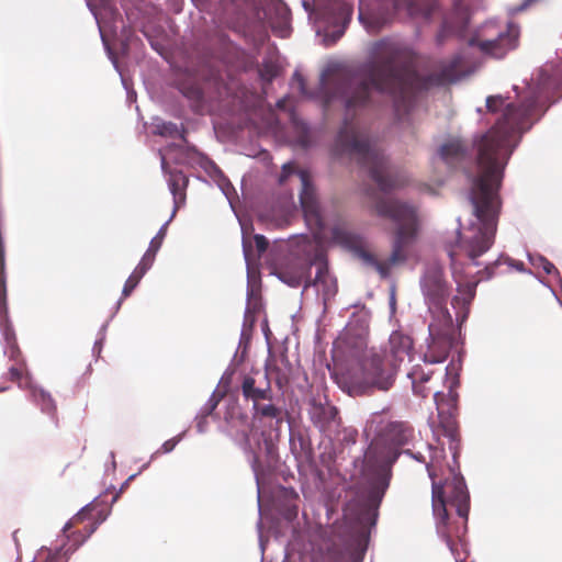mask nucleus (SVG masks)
Returning a JSON list of instances; mask_svg holds the SVG:
<instances>
[{
    "label": "nucleus",
    "instance_id": "obj_47",
    "mask_svg": "<svg viewBox=\"0 0 562 562\" xmlns=\"http://www.w3.org/2000/svg\"><path fill=\"white\" fill-rule=\"evenodd\" d=\"M244 252H245L246 260L249 261V249L245 243H244Z\"/></svg>",
    "mask_w": 562,
    "mask_h": 562
},
{
    "label": "nucleus",
    "instance_id": "obj_30",
    "mask_svg": "<svg viewBox=\"0 0 562 562\" xmlns=\"http://www.w3.org/2000/svg\"><path fill=\"white\" fill-rule=\"evenodd\" d=\"M315 286L318 288L319 290H322L323 297L325 301L327 299H329L330 296L335 295V293L337 292V284L333 278L327 283H321L319 285H315Z\"/></svg>",
    "mask_w": 562,
    "mask_h": 562
},
{
    "label": "nucleus",
    "instance_id": "obj_24",
    "mask_svg": "<svg viewBox=\"0 0 562 562\" xmlns=\"http://www.w3.org/2000/svg\"><path fill=\"white\" fill-rule=\"evenodd\" d=\"M408 11L412 15L420 14L429 18L432 11V0H412Z\"/></svg>",
    "mask_w": 562,
    "mask_h": 562
},
{
    "label": "nucleus",
    "instance_id": "obj_16",
    "mask_svg": "<svg viewBox=\"0 0 562 562\" xmlns=\"http://www.w3.org/2000/svg\"><path fill=\"white\" fill-rule=\"evenodd\" d=\"M440 158L450 167H457L469 157V148L460 138H451L439 148Z\"/></svg>",
    "mask_w": 562,
    "mask_h": 562
},
{
    "label": "nucleus",
    "instance_id": "obj_25",
    "mask_svg": "<svg viewBox=\"0 0 562 562\" xmlns=\"http://www.w3.org/2000/svg\"><path fill=\"white\" fill-rule=\"evenodd\" d=\"M34 400L41 405L43 412L52 413L55 411V404L52 396L44 390L33 392Z\"/></svg>",
    "mask_w": 562,
    "mask_h": 562
},
{
    "label": "nucleus",
    "instance_id": "obj_48",
    "mask_svg": "<svg viewBox=\"0 0 562 562\" xmlns=\"http://www.w3.org/2000/svg\"><path fill=\"white\" fill-rule=\"evenodd\" d=\"M277 106H278L279 109H284V106H285V100H284V99L279 100V101L277 102Z\"/></svg>",
    "mask_w": 562,
    "mask_h": 562
},
{
    "label": "nucleus",
    "instance_id": "obj_1",
    "mask_svg": "<svg viewBox=\"0 0 562 562\" xmlns=\"http://www.w3.org/2000/svg\"><path fill=\"white\" fill-rule=\"evenodd\" d=\"M462 57L454 55L439 63L437 69L420 76L412 65L411 52L404 45L389 38L373 43L371 59L355 74L341 77L334 91L325 99L329 105L334 99L341 100L346 115L340 128L336 147L368 169L370 178L382 192H391L403 187L407 178L390 166L387 158L375 146H371L368 136L352 123L359 110L372 103V91L387 94L398 103L405 104L414 92L443 87L459 80Z\"/></svg>",
    "mask_w": 562,
    "mask_h": 562
},
{
    "label": "nucleus",
    "instance_id": "obj_51",
    "mask_svg": "<svg viewBox=\"0 0 562 562\" xmlns=\"http://www.w3.org/2000/svg\"><path fill=\"white\" fill-rule=\"evenodd\" d=\"M341 35H342V31L337 32V34H336V38H335V40H337V38L341 37Z\"/></svg>",
    "mask_w": 562,
    "mask_h": 562
},
{
    "label": "nucleus",
    "instance_id": "obj_8",
    "mask_svg": "<svg viewBox=\"0 0 562 562\" xmlns=\"http://www.w3.org/2000/svg\"><path fill=\"white\" fill-rule=\"evenodd\" d=\"M279 278L290 286H299L305 282V286L319 285L327 283L331 277L328 271L327 262L316 255L315 262L307 265H297L293 267H282L278 271Z\"/></svg>",
    "mask_w": 562,
    "mask_h": 562
},
{
    "label": "nucleus",
    "instance_id": "obj_42",
    "mask_svg": "<svg viewBox=\"0 0 562 562\" xmlns=\"http://www.w3.org/2000/svg\"><path fill=\"white\" fill-rule=\"evenodd\" d=\"M261 76L263 79L271 81L276 77V70L272 67H266Z\"/></svg>",
    "mask_w": 562,
    "mask_h": 562
},
{
    "label": "nucleus",
    "instance_id": "obj_40",
    "mask_svg": "<svg viewBox=\"0 0 562 562\" xmlns=\"http://www.w3.org/2000/svg\"><path fill=\"white\" fill-rule=\"evenodd\" d=\"M293 83L297 85L299 91L302 94H306L305 80L302 74L295 71L292 77Z\"/></svg>",
    "mask_w": 562,
    "mask_h": 562
},
{
    "label": "nucleus",
    "instance_id": "obj_43",
    "mask_svg": "<svg viewBox=\"0 0 562 562\" xmlns=\"http://www.w3.org/2000/svg\"><path fill=\"white\" fill-rule=\"evenodd\" d=\"M299 143L302 147H307L310 145L308 133L305 128H303V133L299 138Z\"/></svg>",
    "mask_w": 562,
    "mask_h": 562
},
{
    "label": "nucleus",
    "instance_id": "obj_45",
    "mask_svg": "<svg viewBox=\"0 0 562 562\" xmlns=\"http://www.w3.org/2000/svg\"><path fill=\"white\" fill-rule=\"evenodd\" d=\"M449 256H450V259H451V267H452L453 271H456L457 270V263H458L457 254L454 251H450Z\"/></svg>",
    "mask_w": 562,
    "mask_h": 562
},
{
    "label": "nucleus",
    "instance_id": "obj_18",
    "mask_svg": "<svg viewBox=\"0 0 562 562\" xmlns=\"http://www.w3.org/2000/svg\"><path fill=\"white\" fill-rule=\"evenodd\" d=\"M241 394L246 401H251L256 405L260 401H271L272 390L270 380L266 381L265 387L256 386V380L251 375H245L241 382Z\"/></svg>",
    "mask_w": 562,
    "mask_h": 562
},
{
    "label": "nucleus",
    "instance_id": "obj_21",
    "mask_svg": "<svg viewBox=\"0 0 562 562\" xmlns=\"http://www.w3.org/2000/svg\"><path fill=\"white\" fill-rule=\"evenodd\" d=\"M432 371H425L423 367L415 366L408 373L412 380L413 391L416 395L427 397L430 394L431 387L426 384L430 381Z\"/></svg>",
    "mask_w": 562,
    "mask_h": 562
},
{
    "label": "nucleus",
    "instance_id": "obj_23",
    "mask_svg": "<svg viewBox=\"0 0 562 562\" xmlns=\"http://www.w3.org/2000/svg\"><path fill=\"white\" fill-rule=\"evenodd\" d=\"M254 418H270L276 419L278 424L282 422V409L274 404H263L257 403L252 405Z\"/></svg>",
    "mask_w": 562,
    "mask_h": 562
},
{
    "label": "nucleus",
    "instance_id": "obj_33",
    "mask_svg": "<svg viewBox=\"0 0 562 562\" xmlns=\"http://www.w3.org/2000/svg\"><path fill=\"white\" fill-rule=\"evenodd\" d=\"M4 352L9 357V359L13 362L24 361V359L22 358L21 350L18 346V342L5 346Z\"/></svg>",
    "mask_w": 562,
    "mask_h": 562
},
{
    "label": "nucleus",
    "instance_id": "obj_5",
    "mask_svg": "<svg viewBox=\"0 0 562 562\" xmlns=\"http://www.w3.org/2000/svg\"><path fill=\"white\" fill-rule=\"evenodd\" d=\"M396 373L394 362H390L382 351L371 348V352L349 366L347 375L358 394H371L374 390L389 391Z\"/></svg>",
    "mask_w": 562,
    "mask_h": 562
},
{
    "label": "nucleus",
    "instance_id": "obj_26",
    "mask_svg": "<svg viewBox=\"0 0 562 562\" xmlns=\"http://www.w3.org/2000/svg\"><path fill=\"white\" fill-rule=\"evenodd\" d=\"M157 251L148 248L135 268L138 272L145 274L153 266Z\"/></svg>",
    "mask_w": 562,
    "mask_h": 562
},
{
    "label": "nucleus",
    "instance_id": "obj_10",
    "mask_svg": "<svg viewBox=\"0 0 562 562\" xmlns=\"http://www.w3.org/2000/svg\"><path fill=\"white\" fill-rule=\"evenodd\" d=\"M91 510L89 506L83 507L63 528L67 539L72 542L69 548H64L68 557L97 530L98 522L90 516Z\"/></svg>",
    "mask_w": 562,
    "mask_h": 562
},
{
    "label": "nucleus",
    "instance_id": "obj_7",
    "mask_svg": "<svg viewBox=\"0 0 562 562\" xmlns=\"http://www.w3.org/2000/svg\"><path fill=\"white\" fill-rule=\"evenodd\" d=\"M422 291L432 317L450 314L446 307L449 286L443 278V270L437 265L427 268L422 281Z\"/></svg>",
    "mask_w": 562,
    "mask_h": 562
},
{
    "label": "nucleus",
    "instance_id": "obj_22",
    "mask_svg": "<svg viewBox=\"0 0 562 562\" xmlns=\"http://www.w3.org/2000/svg\"><path fill=\"white\" fill-rule=\"evenodd\" d=\"M187 176L180 170H173L169 173L168 184L171 193L173 194L176 209L179 202L184 201V191L188 186ZM176 211H173L175 213Z\"/></svg>",
    "mask_w": 562,
    "mask_h": 562
},
{
    "label": "nucleus",
    "instance_id": "obj_6",
    "mask_svg": "<svg viewBox=\"0 0 562 562\" xmlns=\"http://www.w3.org/2000/svg\"><path fill=\"white\" fill-rule=\"evenodd\" d=\"M429 342L424 352L426 363L443 362L456 341L453 319L450 314L432 317L429 326Z\"/></svg>",
    "mask_w": 562,
    "mask_h": 562
},
{
    "label": "nucleus",
    "instance_id": "obj_39",
    "mask_svg": "<svg viewBox=\"0 0 562 562\" xmlns=\"http://www.w3.org/2000/svg\"><path fill=\"white\" fill-rule=\"evenodd\" d=\"M539 267L542 268V270L547 274H552V273L558 272L555 266L552 262H550L548 259L543 258V257L539 258Z\"/></svg>",
    "mask_w": 562,
    "mask_h": 562
},
{
    "label": "nucleus",
    "instance_id": "obj_29",
    "mask_svg": "<svg viewBox=\"0 0 562 562\" xmlns=\"http://www.w3.org/2000/svg\"><path fill=\"white\" fill-rule=\"evenodd\" d=\"M25 370V361L13 362V364L9 368V376L13 382H19Z\"/></svg>",
    "mask_w": 562,
    "mask_h": 562
},
{
    "label": "nucleus",
    "instance_id": "obj_15",
    "mask_svg": "<svg viewBox=\"0 0 562 562\" xmlns=\"http://www.w3.org/2000/svg\"><path fill=\"white\" fill-rule=\"evenodd\" d=\"M476 282L459 284V294L452 297L451 305L456 310L457 322L463 323L470 313V305L475 297Z\"/></svg>",
    "mask_w": 562,
    "mask_h": 562
},
{
    "label": "nucleus",
    "instance_id": "obj_49",
    "mask_svg": "<svg viewBox=\"0 0 562 562\" xmlns=\"http://www.w3.org/2000/svg\"><path fill=\"white\" fill-rule=\"evenodd\" d=\"M166 166H167V162H166L165 157L162 156L161 157V167H162L164 170L166 169Z\"/></svg>",
    "mask_w": 562,
    "mask_h": 562
},
{
    "label": "nucleus",
    "instance_id": "obj_44",
    "mask_svg": "<svg viewBox=\"0 0 562 562\" xmlns=\"http://www.w3.org/2000/svg\"><path fill=\"white\" fill-rule=\"evenodd\" d=\"M446 36H447V30H446V26L443 25L437 35L438 44H442Z\"/></svg>",
    "mask_w": 562,
    "mask_h": 562
},
{
    "label": "nucleus",
    "instance_id": "obj_13",
    "mask_svg": "<svg viewBox=\"0 0 562 562\" xmlns=\"http://www.w3.org/2000/svg\"><path fill=\"white\" fill-rule=\"evenodd\" d=\"M308 417L321 432H327L336 424L338 409L329 403H321L312 398L308 403Z\"/></svg>",
    "mask_w": 562,
    "mask_h": 562
},
{
    "label": "nucleus",
    "instance_id": "obj_32",
    "mask_svg": "<svg viewBox=\"0 0 562 562\" xmlns=\"http://www.w3.org/2000/svg\"><path fill=\"white\" fill-rule=\"evenodd\" d=\"M503 262V258L499 257L497 260H495L494 262L487 265L483 271H480L479 273L481 274V280L482 279H491L492 277L495 276L496 273V269L502 265Z\"/></svg>",
    "mask_w": 562,
    "mask_h": 562
},
{
    "label": "nucleus",
    "instance_id": "obj_34",
    "mask_svg": "<svg viewBox=\"0 0 562 562\" xmlns=\"http://www.w3.org/2000/svg\"><path fill=\"white\" fill-rule=\"evenodd\" d=\"M300 170H296L295 165L292 162L284 164L279 177V183L283 184L292 175H297Z\"/></svg>",
    "mask_w": 562,
    "mask_h": 562
},
{
    "label": "nucleus",
    "instance_id": "obj_19",
    "mask_svg": "<svg viewBox=\"0 0 562 562\" xmlns=\"http://www.w3.org/2000/svg\"><path fill=\"white\" fill-rule=\"evenodd\" d=\"M282 367L277 366L276 363L268 362L266 364V380H270V376H274L276 385L281 390L290 382V374L292 370V366L285 355L281 356Z\"/></svg>",
    "mask_w": 562,
    "mask_h": 562
},
{
    "label": "nucleus",
    "instance_id": "obj_36",
    "mask_svg": "<svg viewBox=\"0 0 562 562\" xmlns=\"http://www.w3.org/2000/svg\"><path fill=\"white\" fill-rule=\"evenodd\" d=\"M181 440V435L177 436V437H173L167 441H165L161 447L156 451V454H161V453H169L171 452L176 446L178 445V442Z\"/></svg>",
    "mask_w": 562,
    "mask_h": 562
},
{
    "label": "nucleus",
    "instance_id": "obj_35",
    "mask_svg": "<svg viewBox=\"0 0 562 562\" xmlns=\"http://www.w3.org/2000/svg\"><path fill=\"white\" fill-rule=\"evenodd\" d=\"M505 103V99L501 95H491L486 99V106L490 112H497Z\"/></svg>",
    "mask_w": 562,
    "mask_h": 562
},
{
    "label": "nucleus",
    "instance_id": "obj_46",
    "mask_svg": "<svg viewBox=\"0 0 562 562\" xmlns=\"http://www.w3.org/2000/svg\"><path fill=\"white\" fill-rule=\"evenodd\" d=\"M241 435H243V439H244L245 443L248 445L249 443V430L248 429L243 430Z\"/></svg>",
    "mask_w": 562,
    "mask_h": 562
},
{
    "label": "nucleus",
    "instance_id": "obj_31",
    "mask_svg": "<svg viewBox=\"0 0 562 562\" xmlns=\"http://www.w3.org/2000/svg\"><path fill=\"white\" fill-rule=\"evenodd\" d=\"M68 555L67 551H64V547L58 548L54 552L49 551L45 561L43 562H67Z\"/></svg>",
    "mask_w": 562,
    "mask_h": 562
},
{
    "label": "nucleus",
    "instance_id": "obj_50",
    "mask_svg": "<svg viewBox=\"0 0 562 562\" xmlns=\"http://www.w3.org/2000/svg\"><path fill=\"white\" fill-rule=\"evenodd\" d=\"M344 10H345V11H346V13L348 14V19H350V15H351V12H352L351 8H346V9H344Z\"/></svg>",
    "mask_w": 562,
    "mask_h": 562
},
{
    "label": "nucleus",
    "instance_id": "obj_12",
    "mask_svg": "<svg viewBox=\"0 0 562 562\" xmlns=\"http://www.w3.org/2000/svg\"><path fill=\"white\" fill-rule=\"evenodd\" d=\"M297 177L302 184L300 201L304 214L307 218L315 221L317 225L322 226L321 207L317 201L316 190L311 180V175L307 170H300Z\"/></svg>",
    "mask_w": 562,
    "mask_h": 562
},
{
    "label": "nucleus",
    "instance_id": "obj_27",
    "mask_svg": "<svg viewBox=\"0 0 562 562\" xmlns=\"http://www.w3.org/2000/svg\"><path fill=\"white\" fill-rule=\"evenodd\" d=\"M144 276L145 274H143V273L138 272L136 269H134V271L132 272V274L128 277V279L126 280V282L124 284V288H123V291H122L123 297H127V296L131 295V293L138 285L140 279Z\"/></svg>",
    "mask_w": 562,
    "mask_h": 562
},
{
    "label": "nucleus",
    "instance_id": "obj_20",
    "mask_svg": "<svg viewBox=\"0 0 562 562\" xmlns=\"http://www.w3.org/2000/svg\"><path fill=\"white\" fill-rule=\"evenodd\" d=\"M179 90L191 102V106L195 112L202 111L204 93L196 80H183L179 85Z\"/></svg>",
    "mask_w": 562,
    "mask_h": 562
},
{
    "label": "nucleus",
    "instance_id": "obj_9",
    "mask_svg": "<svg viewBox=\"0 0 562 562\" xmlns=\"http://www.w3.org/2000/svg\"><path fill=\"white\" fill-rule=\"evenodd\" d=\"M368 335L367 326L350 323L335 341L336 349L346 358L349 366L371 352V348H368Z\"/></svg>",
    "mask_w": 562,
    "mask_h": 562
},
{
    "label": "nucleus",
    "instance_id": "obj_37",
    "mask_svg": "<svg viewBox=\"0 0 562 562\" xmlns=\"http://www.w3.org/2000/svg\"><path fill=\"white\" fill-rule=\"evenodd\" d=\"M254 241H255V245H256L259 256L262 255L268 249L269 241L267 240V238L263 235L256 234L254 236Z\"/></svg>",
    "mask_w": 562,
    "mask_h": 562
},
{
    "label": "nucleus",
    "instance_id": "obj_3",
    "mask_svg": "<svg viewBox=\"0 0 562 562\" xmlns=\"http://www.w3.org/2000/svg\"><path fill=\"white\" fill-rule=\"evenodd\" d=\"M374 209L379 216L390 218L397 225L392 254L387 260L381 261L373 254L363 249L361 238L344 226H335L331 229V238L344 248L353 250L366 265L374 268L382 278H387L392 266L406 260L405 248L415 238L417 215L412 205L395 199H378Z\"/></svg>",
    "mask_w": 562,
    "mask_h": 562
},
{
    "label": "nucleus",
    "instance_id": "obj_17",
    "mask_svg": "<svg viewBox=\"0 0 562 562\" xmlns=\"http://www.w3.org/2000/svg\"><path fill=\"white\" fill-rule=\"evenodd\" d=\"M412 339L400 333L394 331L389 339V351H382L390 362H394L395 368L398 369L400 364L408 356L412 349Z\"/></svg>",
    "mask_w": 562,
    "mask_h": 562
},
{
    "label": "nucleus",
    "instance_id": "obj_41",
    "mask_svg": "<svg viewBox=\"0 0 562 562\" xmlns=\"http://www.w3.org/2000/svg\"><path fill=\"white\" fill-rule=\"evenodd\" d=\"M386 487H387V483L384 481H381L379 483V485L373 487V490L371 492L372 497L380 499L383 496Z\"/></svg>",
    "mask_w": 562,
    "mask_h": 562
},
{
    "label": "nucleus",
    "instance_id": "obj_14",
    "mask_svg": "<svg viewBox=\"0 0 562 562\" xmlns=\"http://www.w3.org/2000/svg\"><path fill=\"white\" fill-rule=\"evenodd\" d=\"M515 36L512 34L510 29L506 27L497 32L495 37L481 38L479 41V47L497 58L504 56V54L514 47Z\"/></svg>",
    "mask_w": 562,
    "mask_h": 562
},
{
    "label": "nucleus",
    "instance_id": "obj_4",
    "mask_svg": "<svg viewBox=\"0 0 562 562\" xmlns=\"http://www.w3.org/2000/svg\"><path fill=\"white\" fill-rule=\"evenodd\" d=\"M431 479L432 474L429 472ZM432 513L437 519V533L445 540L457 562L467 559L468 517L470 495L462 477L452 476L443 482L432 480Z\"/></svg>",
    "mask_w": 562,
    "mask_h": 562
},
{
    "label": "nucleus",
    "instance_id": "obj_28",
    "mask_svg": "<svg viewBox=\"0 0 562 562\" xmlns=\"http://www.w3.org/2000/svg\"><path fill=\"white\" fill-rule=\"evenodd\" d=\"M168 224H169V222H166L160 227V229L158 231L156 236L150 240L148 248H150V249H153V250L158 252V250L160 249V247L162 245V241H164V239L166 237Z\"/></svg>",
    "mask_w": 562,
    "mask_h": 562
},
{
    "label": "nucleus",
    "instance_id": "obj_2",
    "mask_svg": "<svg viewBox=\"0 0 562 562\" xmlns=\"http://www.w3.org/2000/svg\"><path fill=\"white\" fill-rule=\"evenodd\" d=\"M535 94L517 106L509 103L504 113L485 134L475 142L477 175L473 178L470 200L477 224L459 232L458 247L474 265L494 244L497 232L501 200L498 190L504 168L519 143L537 119Z\"/></svg>",
    "mask_w": 562,
    "mask_h": 562
},
{
    "label": "nucleus",
    "instance_id": "obj_11",
    "mask_svg": "<svg viewBox=\"0 0 562 562\" xmlns=\"http://www.w3.org/2000/svg\"><path fill=\"white\" fill-rule=\"evenodd\" d=\"M413 438V428L404 422H390L380 431L375 446H383L389 450L387 460L392 463L400 456L398 449L407 445Z\"/></svg>",
    "mask_w": 562,
    "mask_h": 562
},
{
    "label": "nucleus",
    "instance_id": "obj_38",
    "mask_svg": "<svg viewBox=\"0 0 562 562\" xmlns=\"http://www.w3.org/2000/svg\"><path fill=\"white\" fill-rule=\"evenodd\" d=\"M3 338L5 346L16 344L15 333L9 324L3 326Z\"/></svg>",
    "mask_w": 562,
    "mask_h": 562
}]
</instances>
